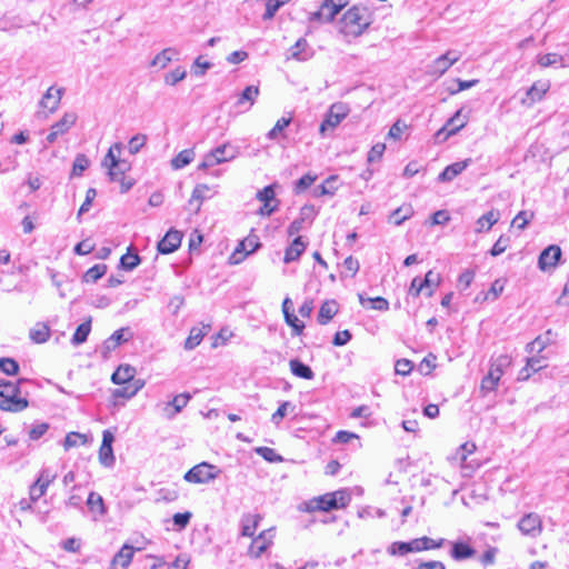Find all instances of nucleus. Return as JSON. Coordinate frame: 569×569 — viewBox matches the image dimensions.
<instances>
[{
	"mask_svg": "<svg viewBox=\"0 0 569 569\" xmlns=\"http://www.w3.org/2000/svg\"><path fill=\"white\" fill-rule=\"evenodd\" d=\"M274 540V529L269 528L254 537L248 548V556L253 559L260 558L272 545Z\"/></svg>",
	"mask_w": 569,
	"mask_h": 569,
	"instance_id": "obj_10",
	"label": "nucleus"
},
{
	"mask_svg": "<svg viewBox=\"0 0 569 569\" xmlns=\"http://www.w3.org/2000/svg\"><path fill=\"white\" fill-rule=\"evenodd\" d=\"M87 442V436L83 435V433H79V432H69L67 436H66V439H64V442H63V447H64V450H69L73 447H77V446H80V445H84Z\"/></svg>",
	"mask_w": 569,
	"mask_h": 569,
	"instance_id": "obj_49",
	"label": "nucleus"
},
{
	"mask_svg": "<svg viewBox=\"0 0 569 569\" xmlns=\"http://www.w3.org/2000/svg\"><path fill=\"white\" fill-rule=\"evenodd\" d=\"M511 365V358L507 355H500L492 359L488 373L480 383V393L487 396L497 389L505 370Z\"/></svg>",
	"mask_w": 569,
	"mask_h": 569,
	"instance_id": "obj_2",
	"label": "nucleus"
},
{
	"mask_svg": "<svg viewBox=\"0 0 569 569\" xmlns=\"http://www.w3.org/2000/svg\"><path fill=\"white\" fill-rule=\"evenodd\" d=\"M113 435L109 430H104L102 435V443L99 449V461L104 467H111L114 462L112 450Z\"/></svg>",
	"mask_w": 569,
	"mask_h": 569,
	"instance_id": "obj_18",
	"label": "nucleus"
},
{
	"mask_svg": "<svg viewBox=\"0 0 569 569\" xmlns=\"http://www.w3.org/2000/svg\"><path fill=\"white\" fill-rule=\"evenodd\" d=\"M551 336V330H547L545 335L538 336L533 341L527 345V352L541 353L552 342Z\"/></svg>",
	"mask_w": 569,
	"mask_h": 569,
	"instance_id": "obj_35",
	"label": "nucleus"
},
{
	"mask_svg": "<svg viewBox=\"0 0 569 569\" xmlns=\"http://www.w3.org/2000/svg\"><path fill=\"white\" fill-rule=\"evenodd\" d=\"M178 56L179 52L176 48H166L153 57V59L150 61V67L158 70H163L169 66L170 62L178 60Z\"/></svg>",
	"mask_w": 569,
	"mask_h": 569,
	"instance_id": "obj_22",
	"label": "nucleus"
},
{
	"mask_svg": "<svg viewBox=\"0 0 569 569\" xmlns=\"http://www.w3.org/2000/svg\"><path fill=\"white\" fill-rule=\"evenodd\" d=\"M467 124V118L461 114V110H458L446 124L436 133L437 138L443 136V139L456 134L459 130L465 128Z\"/></svg>",
	"mask_w": 569,
	"mask_h": 569,
	"instance_id": "obj_17",
	"label": "nucleus"
},
{
	"mask_svg": "<svg viewBox=\"0 0 569 569\" xmlns=\"http://www.w3.org/2000/svg\"><path fill=\"white\" fill-rule=\"evenodd\" d=\"M106 272H107L106 264H102V263L96 264L86 271V273L83 274V281L84 282H96L101 277H103Z\"/></svg>",
	"mask_w": 569,
	"mask_h": 569,
	"instance_id": "obj_45",
	"label": "nucleus"
},
{
	"mask_svg": "<svg viewBox=\"0 0 569 569\" xmlns=\"http://www.w3.org/2000/svg\"><path fill=\"white\" fill-rule=\"evenodd\" d=\"M260 247L259 238L250 234L239 242L234 251L229 258L230 264H239L243 259L253 253Z\"/></svg>",
	"mask_w": 569,
	"mask_h": 569,
	"instance_id": "obj_12",
	"label": "nucleus"
},
{
	"mask_svg": "<svg viewBox=\"0 0 569 569\" xmlns=\"http://www.w3.org/2000/svg\"><path fill=\"white\" fill-rule=\"evenodd\" d=\"M537 63L541 68L559 67L567 68L569 64L566 63L563 56L557 52L540 53L537 56Z\"/></svg>",
	"mask_w": 569,
	"mask_h": 569,
	"instance_id": "obj_25",
	"label": "nucleus"
},
{
	"mask_svg": "<svg viewBox=\"0 0 569 569\" xmlns=\"http://www.w3.org/2000/svg\"><path fill=\"white\" fill-rule=\"evenodd\" d=\"M147 136L142 133H138L133 136L128 143V149L131 154L138 153L146 144Z\"/></svg>",
	"mask_w": 569,
	"mask_h": 569,
	"instance_id": "obj_55",
	"label": "nucleus"
},
{
	"mask_svg": "<svg viewBox=\"0 0 569 569\" xmlns=\"http://www.w3.org/2000/svg\"><path fill=\"white\" fill-rule=\"evenodd\" d=\"M475 450H476L475 443L465 442L456 451V453L453 456V460H457L462 463L467 460V457L469 455H471Z\"/></svg>",
	"mask_w": 569,
	"mask_h": 569,
	"instance_id": "obj_58",
	"label": "nucleus"
},
{
	"mask_svg": "<svg viewBox=\"0 0 569 569\" xmlns=\"http://www.w3.org/2000/svg\"><path fill=\"white\" fill-rule=\"evenodd\" d=\"M339 10L328 0H325L319 10L310 17L311 21L330 22L333 20Z\"/></svg>",
	"mask_w": 569,
	"mask_h": 569,
	"instance_id": "obj_23",
	"label": "nucleus"
},
{
	"mask_svg": "<svg viewBox=\"0 0 569 569\" xmlns=\"http://www.w3.org/2000/svg\"><path fill=\"white\" fill-rule=\"evenodd\" d=\"M461 58L460 52L456 50H448L442 56L433 60L429 66L427 73L431 77L439 78L446 73L456 62Z\"/></svg>",
	"mask_w": 569,
	"mask_h": 569,
	"instance_id": "obj_9",
	"label": "nucleus"
},
{
	"mask_svg": "<svg viewBox=\"0 0 569 569\" xmlns=\"http://www.w3.org/2000/svg\"><path fill=\"white\" fill-rule=\"evenodd\" d=\"M350 113V108L345 102H335L332 103L327 113L325 114V119L319 127V133L322 137H326L329 132H332Z\"/></svg>",
	"mask_w": 569,
	"mask_h": 569,
	"instance_id": "obj_6",
	"label": "nucleus"
},
{
	"mask_svg": "<svg viewBox=\"0 0 569 569\" xmlns=\"http://www.w3.org/2000/svg\"><path fill=\"white\" fill-rule=\"evenodd\" d=\"M76 112H64L60 120L50 127V132L46 138L48 143H53L60 136L66 134L77 122Z\"/></svg>",
	"mask_w": 569,
	"mask_h": 569,
	"instance_id": "obj_11",
	"label": "nucleus"
},
{
	"mask_svg": "<svg viewBox=\"0 0 569 569\" xmlns=\"http://www.w3.org/2000/svg\"><path fill=\"white\" fill-rule=\"evenodd\" d=\"M28 400L20 395L16 397H3L0 401V409L9 412H20L28 407Z\"/></svg>",
	"mask_w": 569,
	"mask_h": 569,
	"instance_id": "obj_24",
	"label": "nucleus"
},
{
	"mask_svg": "<svg viewBox=\"0 0 569 569\" xmlns=\"http://www.w3.org/2000/svg\"><path fill=\"white\" fill-rule=\"evenodd\" d=\"M413 214V209L410 204L401 206L392 211L389 217V221L396 226H400L403 221L409 219Z\"/></svg>",
	"mask_w": 569,
	"mask_h": 569,
	"instance_id": "obj_41",
	"label": "nucleus"
},
{
	"mask_svg": "<svg viewBox=\"0 0 569 569\" xmlns=\"http://www.w3.org/2000/svg\"><path fill=\"white\" fill-rule=\"evenodd\" d=\"M134 375H136V369L132 366L121 365L112 373L111 381L116 385H124V383L133 380Z\"/></svg>",
	"mask_w": 569,
	"mask_h": 569,
	"instance_id": "obj_28",
	"label": "nucleus"
},
{
	"mask_svg": "<svg viewBox=\"0 0 569 569\" xmlns=\"http://www.w3.org/2000/svg\"><path fill=\"white\" fill-rule=\"evenodd\" d=\"M517 528L522 536L537 539L543 530L542 518L537 512H528L519 519Z\"/></svg>",
	"mask_w": 569,
	"mask_h": 569,
	"instance_id": "obj_8",
	"label": "nucleus"
},
{
	"mask_svg": "<svg viewBox=\"0 0 569 569\" xmlns=\"http://www.w3.org/2000/svg\"><path fill=\"white\" fill-rule=\"evenodd\" d=\"M470 159L455 162L450 166H447L445 170L439 174L438 180L441 182H448L453 180L458 174H460L468 166Z\"/></svg>",
	"mask_w": 569,
	"mask_h": 569,
	"instance_id": "obj_26",
	"label": "nucleus"
},
{
	"mask_svg": "<svg viewBox=\"0 0 569 569\" xmlns=\"http://www.w3.org/2000/svg\"><path fill=\"white\" fill-rule=\"evenodd\" d=\"M194 158L192 149H184L180 151L172 160L171 166L173 169L179 170L188 166Z\"/></svg>",
	"mask_w": 569,
	"mask_h": 569,
	"instance_id": "obj_43",
	"label": "nucleus"
},
{
	"mask_svg": "<svg viewBox=\"0 0 569 569\" xmlns=\"http://www.w3.org/2000/svg\"><path fill=\"white\" fill-rule=\"evenodd\" d=\"M127 341L124 338V329L116 330L103 343L108 351L114 350L122 342Z\"/></svg>",
	"mask_w": 569,
	"mask_h": 569,
	"instance_id": "obj_48",
	"label": "nucleus"
},
{
	"mask_svg": "<svg viewBox=\"0 0 569 569\" xmlns=\"http://www.w3.org/2000/svg\"><path fill=\"white\" fill-rule=\"evenodd\" d=\"M133 553L134 548L124 543L112 558L109 569H127L132 561Z\"/></svg>",
	"mask_w": 569,
	"mask_h": 569,
	"instance_id": "obj_21",
	"label": "nucleus"
},
{
	"mask_svg": "<svg viewBox=\"0 0 569 569\" xmlns=\"http://www.w3.org/2000/svg\"><path fill=\"white\" fill-rule=\"evenodd\" d=\"M29 338L34 343H44L50 338V328L44 322H37L29 330Z\"/></svg>",
	"mask_w": 569,
	"mask_h": 569,
	"instance_id": "obj_30",
	"label": "nucleus"
},
{
	"mask_svg": "<svg viewBox=\"0 0 569 569\" xmlns=\"http://www.w3.org/2000/svg\"><path fill=\"white\" fill-rule=\"evenodd\" d=\"M89 510L97 516H104L107 512L103 498L97 492H90L87 499Z\"/></svg>",
	"mask_w": 569,
	"mask_h": 569,
	"instance_id": "obj_39",
	"label": "nucleus"
},
{
	"mask_svg": "<svg viewBox=\"0 0 569 569\" xmlns=\"http://www.w3.org/2000/svg\"><path fill=\"white\" fill-rule=\"evenodd\" d=\"M91 331V318H88L84 322H82L72 336L71 342L74 346L82 345L86 342L89 333Z\"/></svg>",
	"mask_w": 569,
	"mask_h": 569,
	"instance_id": "obj_42",
	"label": "nucleus"
},
{
	"mask_svg": "<svg viewBox=\"0 0 569 569\" xmlns=\"http://www.w3.org/2000/svg\"><path fill=\"white\" fill-rule=\"evenodd\" d=\"M23 380H19L18 383H13L11 381H0V398L3 397H16L21 393L19 383Z\"/></svg>",
	"mask_w": 569,
	"mask_h": 569,
	"instance_id": "obj_47",
	"label": "nucleus"
},
{
	"mask_svg": "<svg viewBox=\"0 0 569 569\" xmlns=\"http://www.w3.org/2000/svg\"><path fill=\"white\" fill-rule=\"evenodd\" d=\"M359 301L362 306L366 305V302H369L371 305V309L379 310V311H387L389 309V302L382 297H376V298H368L366 299L363 295H359Z\"/></svg>",
	"mask_w": 569,
	"mask_h": 569,
	"instance_id": "obj_46",
	"label": "nucleus"
},
{
	"mask_svg": "<svg viewBox=\"0 0 569 569\" xmlns=\"http://www.w3.org/2000/svg\"><path fill=\"white\" fill-rule=\"evenodd\" d=\"M289 367H290L291 373L295 375L296 377L307 379V380H311L315 377V373L311 370V368L309 366L302 363L298 359H291L289 361Z\"/></svg>",
	"mask_w": 569,
	"mask_h": 569,
	"instance_id": "obj_38",
	"label": "nucleus"
},
{
	"mask_svg": "<svg viewBox=\"0 0 569 569\" xmlns=\"http://www.w3.org/2000/svg\"><path fill=\"white\" fill-rule=\"evenodd\" d=\"M88 167L89 159L87 158V156L83 153L77 154L73 161L71 176L80 177Z\"/></svg>",
	"mask_w": 569,
	"mask_h": 569,
	"instance_id": "obj_50",
	"label": "nucleus"
},
{
	"mask_svg": "<svg viewBox=\"0 0 569 569\" xmlns=\"http://www.w3.org/2000/svg\"><path fill=\"white\" fill-rule=\"evenodd\" d=\"M210 187L208 184H198L194 187L191 198L189 199L188 204L192 206V203H196L194 213H198L201 209L202 202L210 198Z\"/></svg>",
	"mask_w": 569,
	"mask_h": 569,
	"instance_id": "obj_32",
	"label": "nucleus"
},
{
	"mask_svg": "<svg viewBox=\"0 0 569 569\" xmlns=\"http://www.w3.org/2000/svg\"><path fill=\"white\" fill-rule=\"evenodd\" d=\"M187 77V70L184 67H176L163 76V83L168 87H174L179 82L183 81Z\"/></svg>",
	"mask_w": 569,
	"mask_h": 569,
	"instance_id": "obj_40",
	"label": "nucleus"
},
{
	"mask_svg": "<svg viewBox=\"0 0 569 569\" xmlns=\"http://www.w3.org/2000/svg\"><path fill=\"white\" fill-rule=\"evenodd\" d=\"M412 368V362L408 359H400L395 365V371L397 375L400 376H408L411 372Z\"/></svg>",
	"mask_w": 569,
	"mask_h": 569,
	"instance_id": "obj_64",
	"label": "nucleus"
},
{
	"mask_svg": "<svg viewBox=\"0 0 569 569\" xmlns=\"http://www.w3.org/2000/svg\"><path fill=\"white\" fill-rule=\"evenodd\" d=\"M258 96H259V87L248 86L238 96V99H237L234 106L240 112H246V111L250 110L251 107L254 104Z\"/></svg>",
	"mask_w": 569,
	"mask_h": 569,
	"instance_id": "obj_20",
	"label": "nucleus"
},
{
	"mask_svg": "<svg viewBox=\"0 0 569 569\" xmlns=\"http://www.w3.org/2000/svg\"><path fill=\"white\" fill-rule=\"evenodd\" d=\"M499 217L500 214L498 211H488L476 221V232L480 233L490 230L491 227L498 222Z\"/></svg>",
	"mask_w": 569,
	"mask_h": 569,
	"instance_id": "obj_36",
	"label": "nucleus"
},
{
	"mask_svg": "<svg viewBox=\"0 0 569 569\" xmlns=\"http://www.w3.org/2000/svg\"><path fill=\"white\" fill-rule=\"evenodd\" d=\"M122 144L120 142L113 143L102 160V167L107 168L108 170H114V167H117V164L123 160L120 158Z\"/></svg>",
	"mask_w": 569,
	"mask_h": 569,
	"instance_id": "obj_27",
	"label": "nucleus"
},
{
	"mask_svg": "<svg viewBox=\"0 0 569 569\" xmlns=\"http://www.w3.org/2000/svg\"><path fill=\"white\" fill-rule=\"evenodd\" d=\"M202 338H203L202 331L198 328H192L189 337L184 341V348L187 350H192L198 345H200V342L202 341Z\"/></svg>",
	"mask_w": 569,
	"mask_h": 569,
	"instance_id": "obj_56",
	"label": "nucleus"
},
{
	"mask_svg": "<svg viewBox=\"0 0 569 569\" xmlns=\"http://www.w3.org/2000/svg\"><path fill=\"white\" fill-rule=\"evenodd\" d=\"M351 497L347 490H337L328 492L309 502V510L311 511H330L333 509L345 508L349 505Z\"/></svg>",
	"mask_w": 569,
	"mask_h": 569,
	"instance_id": "obj_4",
	"label": "nucleus"
},
{
	"mask_svg": "<svg viewBox=\"0 0 569 569\" xmlns=\"http://www.w3.org/2000/svg\"><path fill=\"white\" fill-rule=\"evenodd\" d=\"M63 94V89L58 87H50L42 96L39 106L47 110L48 113H53L59 108L61 98Z\"/></svg>",
	"mask_w": 569,
	"mask_h": 569,
	"instance_id": "obj_16",
	"label": "nucleus"
},
{
	"mask_svg": "<svg viewBox=\"0 0 569 569\" xmlns=\"http://www.w3.org/2000/svg\"><path fill=\"white\" fill-rule=\"evenodd\" d=\"M191 518L192 513L190 511L178 512L173 515L172 521L177 530L181 531L189 525Z\"/></svg>",
	"mask_w": 569,
	"mask_h": 569,
	"instance_id": "obj_62",
	"label": "nucleus"
},
{
	"mask_svg": "<svg viewBox=\"0 0 569 569\" xmlns=\"http://www.w3.org/2000/svg\"><path fill=\"white\" fill-rule=\"evenodd\" d=\"M475 553V549L466 542H453L450 551L451 557L457 561L471 558Z\"/></svg>",
	"mask_w": 569,
	"mask_h": 569,
	"instance_id": "obj_37",
	"label": "nucleus"
},
{
	"mask_svg": "<svg viewBox=\"0 0 569 569\" xmlns=\"http://www.w3.org/2000/svg\"><path fill=\"white\" fill-rule=\"evenodd\" d=\"M372 23L371 12L361 6H353L343 12L338 21V32L350 42L362 36Z\"/></svg>",
	"mask_w": 569,
	"mask_h": 569,
	"instance_id": "obj_1",
	"label": "nucleus"
},
{
	"mask_svg": "<svg viewBox=\"0 0 569 569\" xmlns=\"http://www.w3.org/2000/svg\"><path fill=\"white\" fill-rule=\"evenodd\" d=\"M550 89V82L548 80H538L527 90L526 98L522 99L521 103L527 107H531L533 103L543 99L545 94Z\"/></svg>",
	"mask_w": 569,
	"mask_h": 569,
	"instance_id": "obj_14",
	"label": "nucleus"
},
{
	"mask_svg": "<svg viewBox=\"0 0 569 569\" xmlns=\"http://www.w3.org/2000/svg\"><path fill=\"white\" fill-rule=\"evenodd\" d=\"M436 368V356L428 355L423 360L419 363V371L422 375H430L431 371Z\"/></svg>",
	"mask_w": 569,
	"mask_h": 569,
	"instance_id": "obj_63",
	"label": "nucleus"
},
{
	"mask_svg": "<svg viewBox=\"0 0 569 569\" xmlns=\"http://www.w3.org/2000/svg\"><path fill=\"white\" fill-rule=\"evenodd\" d=\"M445 541L446 540L443 538L435 540L429 537L416 538L408 542L396 541L390 546L389 552L391 555L405 556L409 552H420L440 548L443 546Z\"/></svg>",
	"mask_w": 569,
	"mask_h": 569,
	"instance_id": "obj_3",
	"label": "nucleus"
},
{
	"mask_svg": "<svg viewBox=\"0 0 569 569\" xmlns=\"http://www.w3.org/2000/svg\"><path fill=\"white\" fill-rule=\"evenodd\" d=\"M287 2H289V0H268L266 4V12L263 14V19L269 20L273 18L276 12Z\"/></svg>",
	"mask_w": 569,
	"mask_h": 569,
	"instance_id": "obj_61",
	"label": "nucleus"
},
{
	"mask_svg": "<svg viewBox=\"0 0 569 569\" xmlns=\"http://www.w3.org/2000/svg\"><path fill=\"white\" fill-rule=\"evenodd\" d=\"M307 244L302 241L301 237L295 238L291 244L286 249L283 261L290 263L298 260V258L306 250Z\"/></svg>",
	"mask_w": 569,
	"mask_h": 569,
	"instance_id": "obj_29",
	"label": "nucleus"
},
{
	"mask_svg": "<svg viewBox=\"0 0 569 569\" xmlns=\"http://www.w3.org/2000/svg\"><path fill=\"white\" fill-rule=\"evenodd\" d=\"M256 452L269 462H281L283 460L280 455L269 447H258Z\"/></svg>",
	"mask_w": 569,
	"mask_h": 569,
	"instance_id": "obj_59",
	"label": "nucleus"
},
{
	"mask_svg": "<svg viewBox=\"0 0 569 569\" xmlns=\"http://www.w3.org/2000/svg\"><path fill=\"white\" fill-rule=\"evenodd\" d=\"M286 323L293 330V335L299 336L305 329V323L299 320L291 311H286L283 315Z\"/></svg>",
	"mask_w": 569,
	"mask_h": 569,
	"instance_id": "obj_54",
	"label": "nucleus"
},
{
	"mask_svg": "<svg viewBox=\"0 0 569 569\" xmlns=\"http://www.w3.org/2000/svg\"><path fill=\"white\" fill-rule=\"evenodd\" d=\"M338 305L335 300L325 301L318 313V322L320 325H327L338 312Z\"/></svg>",
	"mask_w": 569,
	"mask_h": 569,
	"instance_id": "obj_33",
	"label": "nucleus"
},
{
	"mask_svg": "<svg viewBox=\"0 0 569 569\" xmlns=\"http://www.w3.org/2000/svg\"><path fill=\"white\" fill-rule=\"evenodd\" d=\"M182 233L178 230L170 229L159 241L158 250L163 254L172 253L180 247Z\"/></svg>",
	"mask_w": 569,
	"mask_h": 569,
	"instance_id": "obj_19",
	"label": "nucleus"
},
{
	"mask_svg": "<svg viewBox=\"0 0 569 569\" xmlns=\"http://www.w3.org/2000/svg\"><path fill=\"white\" fill-rule=\"evenodd\" d=\"M239 154V149L230 142H226L208 152L201 163L198 166L199 170H206L217 164H221L236 159Z\"/></svg>",
	"mask_w": 569,
	"mask_h": 569,
	"instance_id": "obj_5",
	"label": "nucleus"
},
{
	"mask_svg": "<svg viewBox=\"0 0 569 569\" xmlns=\"http://www.w3.org/2000/svg\"><path fill=\"white\" fill-rule=\"evenodd\" d=\"M221 473L219 467L209 462H200L188 470L183 479L189 483L206 485L216 480Z\"/></svg>",
	"mask_w": 569,
	"mask_h": 569,
	"instance_id": "obj_7",
	"label": "nucleus"
},
{
	"mask_svg": "<svg viewBox=\"0 0 569 569\" xmlns=\"http://www.w3.org/2000/svg\"><path fill=\"white\" fill-rule=\"evenodd\" d=\"M120 263L126 270H133L140 263V257L137 253H131L128 251L120 259Z\"/></svg>",
	"mask_w": 569,
	"mask_h": 569,
	"instance_id": "obj_60",
	"label": "nucleus"
},
{
	"mask_svg": "<svg viewBox=\"0 0 569 569\" xmlns=\"http://www.w3.org/2000/svg\"><path fill=\"white\" fill-rule=\"evenodd\" d=\"M312 52L308 47L306 39L300 38L290 49V57L298 61H307L311 58Z\"/></svg>",
	"mask_w": 569,
	"mask_h": 569,
	"instance_id": "obj_31",
	"label": "nucleus"
},
{
	"mask_svg": "<svg viewBox=\"0 0 569 569\" xmlns=\"http://www.w3.org/2000/svg\"><path fill=\"white\" fill-rule=\"evenodd\" d=\"M261 517L259 515H244L241 519V536L253 537Z\"/></svg>",
	"mask_w": 569,
	"mask_h": 569,
	"instance_id": "obj_34",
	"label": "nucleus"
},
{
	"mask_svg": "<svg viewBox=\"0 0 569 569\" xmlns=\"http://www.w3.org/2000/svg\"><path fill=\"white\" fill-rule=\"evenodd\" d=\"M0 371L8 376H14L19 371V365L12 358H1L0 359Z\"/></svg>",
	"mask_w": 569,
	"mask_h": 569,
	"instance_id": "obj_57",
	"label": "nucleus"
},
{
	"mask_svg": "<svg viewBox=\"0 0 569 569\" xmlns=\"http://www.w3.org/2000/svg\"><path fill=\"white\" fill-rule=\"evenodd\" d=\"M291 118H280L273 126V128L267 133L269 140H276L282 134L283 130L290 124Z\"/></svg>",
	"mask_w": 569,
	"mask_h": 569,
	"instance_id": "obj_51",
	"label": "nucleus"
},
{
	"mask_svg": "<svg viewBox=\"0 0 569 569\" xmlns=\"http://www.w3.org/2000/svg\"><path fill=\"white\" fill-rule=\"evenodd\" d=\"M191 396L187 392L176 395L172 400L163 405L162 412L166 418L173 419L178 413L187 407Z\"/></svg>",
	"mask_w": 569,
	"mask_h": 569,
	"instance_id": "obj_15",
	"label": "nucleus"
},
{
	"mask_svg": "<svg viewBox=\"0 0 569 569\" xmlns=\"http://www.w3.org/2000/svg\"><path fill=\"white\" fill-rule=\"evenodd\" d=\"M561 258V249L559 246L551 244L547 247L539 256L538 266L542 271H549L556 268Z\"/></svg>",
	"mask_w": 569,
	"mask_h": 569,
	"instance_id": "obj_13",
	"label": "nucleus"
},
{
	"mask_svg": "<svg viewBox=\"0 0 569 569\" xmlns=\"http://www.w3.org/2000/svg\"><path fill=\"white\" fill-rule=\"evenodd\" d=\"M295 405H292L290 401H283L279 408L272 413L271 421L279 426L281 420L289 413L295 411Z\"/></svg>",
	"mask_w": 569,
	"mask_h": 569,
	"instance_id": "obj_44",
	"label": "nucleus"
},
{
	"mask_svg": "<svg viewBox=\"0 0 569 569\" xmlns=\"http://www.w3.org/2000/svg\"><path fill=\"white\" fill-rule=\"evenodd\" d=\"M130 169V162L123 159L117 164V167H114V170H108V176L111 181H118L120 178H123L126 172H128Z\"/></svg>",
	"mask_w": 569,
	"mask_h": 569,
	"instance_id": "obj_52",
	"label": "nucleus"
},
{
	"mask_svg": "<svg viewBox=\"0 0 569 569\" xmlns=\"http://www.w3.org/2000/svg\"><path fill=\"white\" fill-rule=\"evenodd\" d=\"M533 217L535 214L532 211L522 210L513 218L511 224L519 230H523Z\"/></svg>",
	"mask_w": 569,
	"mask_h": 569,
	"instance_id": "obj_53",
	"label": "nucleus"
}]
</instances>
